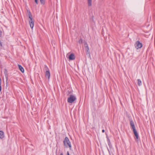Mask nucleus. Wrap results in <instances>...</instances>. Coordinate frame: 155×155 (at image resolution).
<instances>
[{
	"mask_svg": "<svg viewBox=\"0 0 155 155\" xmlns=\"http://www.w3.org/2000/svg\"><path fill=\"white\" fill-rule=\"evenodd\" d=\"M28 16L29 18V22L30 26L31 29H33L34 26V21L32 17V15L30 11H28Z\"/></svg>",
	"mask_w": 155,
	"mask_h": 155,
	"instance_id": "f257e3e1",
	"label": "nucleus"
},
{
	"mask_svg": "<svg viewBox=\"0 0 155 155\" xmlns=\"http://www.w3.org/2000/svg\"><path fill=\"white\" fill-rule=\"evenodd\" d=\"M63 143L64 146L66 147H69L70 149L71 147V146L70 142L68 138L67 137H65L64 141Z\"/></svg>",
	"mask_w": 155,
	"mask_h": 155,
	"instance_id": "f03ea898",
	"label": "nucleus"
},
{
	"mask_svg": "<svg viewBox=\"0 0 155 155\" xmlns=\"http://www.w3.org/2000/svg\"><path fill=\"white\" fill-rule=\"evenodd\" d=\"M76 100L75 96L73 95H70L68 98L67 101L68 103H72Z\"/></svg>",
	"mask_w": 155,
	"mask_h": 155,
	"instance_id": "7ed1b4c3",
	"label": "nucleus"
},
{
	"mask_svg": "<svg viewBox=\"0 0 155 155\" xmlns=\"http://www.w3.org/2000/svg\"><path fill=\"white\" fill-rule=\"evenodd\" d=\"M142 46V44L138 41H136L135 44V47L137 49L141 48Z\"/></svg>",
	"mask_w": 155,
	"mask_h": 155,
	"instance_id": "20e7f679",
	"label": "nucleus"
},
{
	"mask_svg": "<svg viewBox=\"0 0 155 155\" xmlns=\"http://www.w3.org/2000/svg\"><path fill=\"white\" fill-rule=\"evenodd\" d=\"M47 68L48 69V70H47L45 72V77L46 78H48V79H49L50 76V74L48 69V68Z\"/></svg>",
	"mask_w": 155,
	"mask_h": 155,
	"instance_id": "39448f33",
	"label": "nucleus"
},
{
	"mask_svg": "<svg viewBox=\"0 0 155 155\" xmlns=\"http://www.w3.org/2000/svg\"><path fill=\"white\" fill-rule=\"evenodd\" d=\"M68 58L69 60H74L75 58V56L74 54L72 53L69 55Z\"/></svg>",
	"mask_w": 155,
	"mask_h": 155,
	"instance_id": "423d86ee",
	"label": "nucleus"
},
{
	"mask_svg": "<svg viewBox=\"0 0 155 155\" xmlns=\"http://www.w3.org/2000/svg\"><path fill=\"white\" fill-rule=\"evenodd\" d=\"M4 74L5 75V77L6 79V81H7L8 78V71L6 69H5Z\"/></svg>",
	"mask_w": 155,
	"mask_h": 155,
	"instance_id": "0eeeda50",
	"label": "nucleus"
},
{
	"mask_svg": "<svg viewBox=\"0 0 155 155\" xmlns=\"http://www.w3.org/2000/svg\"><path fill=\"white\" fill-rule=\"evenodd\" d=\"M130 125L132 127V129H133V130H134L135 129V125L134 124V122L133 121V120H130Z\"/></svg>",
	"mask_w": 155,
	"mask_h": 155,
	"instance_id": "6e6552de",
	"label": "nucleus"
},
{
	"mask_svg": "<svg viewBox=\"0 0 155 155\" xmlns=\"http://www.w3.org/2000/svg\"><path fill=\"white\" fill-rule=\"evenodd\" d=\"M134 133V134L135 136H136V138L138 139V133L136 129L133 130Z\"/></svg>",
	"mask_w": 155,
	"mask_h": 155,
	"instance_id": "1a4fd4ad",
	"label": "nucleus"
},
{
	"mask_svg": "<svg viewBox=\"0 0 155 155\" xmlns=\"http://www.w3.org/2000/svg\"><path fill=\"white\" fill-rule=\"evenodd\" d=\"M4 133L2 131L0 130V138L2 139L4 137Z\"/></svg>",
	"mask_w": 155,
	"mask_h": 155,
	"instance_id": "9d476101",
	"label": "nucleus"
},
{
	"mask_svg": "<svg viewBox=\"0 0 155 155\" xmlns=\"http://www.w3.org/2000/svg\"><path fill=\"white\" fill-rule=\"evenodd\" d=\"M18 68L19 70L21 71L23 73L24 71V70L23 68L20 65H18Z\"/></svg>",
	"mask_w": 155,
	"mask_h": 155,
	"instance_id": "9b49d317",
	"label": "nucleus"
},
{
	"mask_svg": "<svg viewBox=\"0 0 155 155\" xmlns=\"http://www.w3.org/2000/svg\"><path fill=\"white\" fill-rule=\"evenodd\" d=\"M137 81H138V82H137L138 85L139 86H140L142 84V82H141V81L140 79H138L137 80Z\"/></svg>",
	"mask_w": 155,
	"mask_h": 155,
	"instance_id": "f8f14e48",
	"label": "nucleus"
},
{
	"mask_svg": "<svg viewBox=\"0 0 155 155\" xmlns=\"http://www.w3.org/2000/svg\"><path fill=\"white\" fill-rule=\"evenodd\" d=\"M87 2L89 6H91L92 0H87Z\"/></svg>",
	"mask_w": 155,
	"mask_h": 155,
	"instance_id": "ddd939ff",
	"label": "nucleus"
},
{
	"mask_svg": "<svg viewBox=\"0 0 155 155\" xmlns=\"http://www.w3.org/2000/svg\"><path fill=\"white\" fill-rule=\"evenodd\" d=\"M85 48V50L87 51V52L89 53V48L88 46L87 47H86Z\"/></svg>",
	"mask_w": 155,
	"mask_h": 155,
	"instance_id": "4468645a",
	"label": "nucleus"
},
{
	"mask_svg": "<svg viewBox=\"0 0 155 155\" xmlns=\"http://www.w3.org/2000/svg\"><path fill=\"white\" fill-rule=\"evenodd\" d=\"M45 0H40V2L41 4H44L45 3Z\"/></svg>",
	"mask_w": 155,
	"mask_h": 155,
	"instance_id": "2eb2a0df",
	"label": "nucleus"
},
{
	"mask_svg": "<svg viewBox=\"0 0 155 155\" xmlns=\"http://www.w3.org/2000/svg\"><path fill=\"white\" fill-rule=\"evenodd\" d=\"M82 39H81L79 41V43L80 44L82 43Z\"/></svg>",
	"mask_w": 155,
	"mask_h": 155,
	"instance_id": "dca6fc26",
	"label": "nucleus"
},
{
	"mask_svg": "<svg viewBox=\"0 0 155 155\" xmlns=\"http://www.w3.org/2000/svg\"><path fill=\"white\" fill-rule=\"evenodd\" d=\"M38 0H35V2L36 5H38Z\"/></svg>",
	"mask_w": 155,
	"mask_h": 155,
	"instance_id": "f3484780",
	"label": "nucleus"
},
{
	"mask_svg": "<svg viewBox=\"0 0 155 155\" xmlns=\"http://www.w3.org/2000/svg\"><path fill=\"white\" fill-rule=\"evenodd\" d=\"M84 46L85 47L88 46V45L87 44V43L86 42H85L84 43Z\"/></svg>",
	"mask_w": 155,
	"mask_h": 155,
	"instance_id": "a211bd4d",
	"label": "nucleus"
},
{
	"mask_svg": "<svg viewBox=\"0 0 155 155\" xmlns=\"http://www.w3.org/2000/svg\"><path fill=\"white\" fill-rule=\"evenodd\" d=\"M2 31L1 30H0V37L2 36Z\"/></svg>",
	"mask_w": 155,
	"mask_h": 155,
	"instance_id": "6ab92c4d",
	"label": "nucleus"
},
{
	"mask_svg": "<svg viewBox=\"0 0 155 155\" xmlns=\"http://www.w3.org/2000/svg\"><path fill=\"white\" fill-rule=\"evenodd\" d=\"M67 155H70L69 154V153L68 151L67 152Z\"/></svg>",
	"mask_w": 155,
	"mask_h": 155,
	"instance_id": "aec40b11",
	"label": "nucleus"
},
{
	"mask_svg": "<svg viewBox=\"0 0 155 155\" xmlns=\"http://www.w3.org/2000/svg\"><path fill=\"white\" fill-rule=\"evenodd\" d=\"M105 132V130H102V132L104 133Z\"/></svg>",
	"mask_w": 155,
	"mask_h": 155,
	"instance_id": "412c9836",
	"label": "nucleus"
},
{
	"mask_svg": "<svg viewBox=\"0 0 155 155\" xmlns=\"http://www.w3.org/2000/svg\"><path fill=\"white\" fill-rule=\"evenodd\" d=\"M60 155H63V153H61L60 154Z\"/></svg>",
	"mask_w": 155,
	"mask_h": 155,
	"instance_id": "4be33fe9",
	"label": "nucleus"
},
{
	"mask_svg": "<svg viewBox=\"0 0 155 155\" xmlns=\"http://www.w3.org/2000/svg\"><path fill=\"white\" fill-rule=\"evenodd\" d=\"M68 54H67V55H66V57H67V56L68 55Z\"/></svg>",
	"mask_w": 155,
	"mask_h": 155,
	"instance_id": "5701e85b",
	"label": "nucleus"
}]
</instances>
